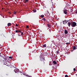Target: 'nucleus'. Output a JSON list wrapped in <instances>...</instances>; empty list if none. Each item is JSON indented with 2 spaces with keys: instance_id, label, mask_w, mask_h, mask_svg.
Here are the masks:
<instances>
[{
  "instance_id": "nucleus-1",
  "label": "nucleus",
  "mask_w": 77,
  "mask_h": 77,
  "mask_svg": "<svg viewBox=\"0 0 77 77\" xmlns=\"http://www.w3.org/2000/svg\"><path fill=\"white\" fill-rule=\"evenodd\" d=\"M76 25H77V23H76L74 22H71V26L72 27H75Z\"/></svg>"
},
{
  "instance_id": "nucleus-2",
  "label": "nucleus",
  "mask_w": 77,
  "mask_h": 77,
  "mask_svg": "<svg viewBox=\"0 0 77 77\" xmlns=\"http://www.w3.org/2000/svg\"><path fill=\"white\" fill-rule=\"evenodd\" d=\"M40 61H41L42 63L43 64V65H44L45 64V60L43 59V58H41L40 59Z\"/></svg>"
},
{
  "instance_id": "nucleus-3",
  "label": "nucleus",
  "mask_w": 77,
  "mask_h": 77,
  "mask_svg": "<svg viewBox=\"0 0 77 77\" xmlns=\"http://www.w3.org/2000/svg\"><path fill=\"white\" fill-rule=\"evenodd\" d=\"M1 57L5 60H7V58H6V56L5 55H2L1 56Z\"/></svg>"
},
{
  "instance_id": "nucleus-4",
  "label": "nucleus",
  "mask_w": 77,
  "mask_h": 77,
  "mask_svg": "<svg viewBox=\"0 0 77 77\" xmlns=\"http://www.w3.org/2000/svg\"><path fill=\"white\" fill-rule=\"evenodd\" d=\"M14 71L15 73H17V72H18V71H19V70L18 69H17L15 70H14Z\"/></svg>"
},
{
  "instance_id": "nucleus-5",
  "label": "nucleus",
  "mask_w": 77,
  "mask_h": 77,
  "mask_svg": "<svg viewBox=\"0 0 77 77\" xmlns=\"http://www.w3.org/2000/svg\"><path fill=\"white\" fill-rule=\"evenodd\" d=\"M21 32V30H17L15 31L16 33H20Z\"/></svg>"
},
{
  "instance_id": "nucleus-6",
  "label": "nucleus",
  "mask_w": 77,
  "mask_h": 77,
  "mask_svg": "<svg viewBox=\"0 0 77 77\" xmlns=\"http://www.w3.org/2000/svg\"><path fill=\"white\" fill-rule=\"evenodd\" d=\"M71 22H69L67 23V24H68V26L69 27H70V26H71Z\"/></svg>"
},
{
  "instance_id": "nucleus-7",
  "label": "nucleus",
  "mask_w": 77,
  "mask_h": 77,
  "mask_svg": "<svg viewBox=\"0 0 77 77\" xmlns=\"http://www.w3.org/2000/svg\"><path fill=\"white\" fill-rule=\"evenodd\" d=\"M63 12L65 14H67V11L66 10H64Z\"/></svg>"
},
{
  "instance_id": "nucleus-8",
  "label": "nucleus",
  "mask_w": 77,
  "mask_h": 77,
  "mask_svg": "<svg viewBox=\"0 0 77 77\" xmlns=\"http://www.w3.org/2000/svg\"><path fill=\"white\" fill-rule=\"evenodd\" d=\"M64 33L65 34H68V31L66 29L64 30Z\"/></svg>"
},
{
  "instance_id": "nucleus-9",
  "label": "nucleus",
  "mask_w": 77,
  "mask_h": 77,
  "mask_svg": "<svg viewBox=\"0 0 77 77\" xmlns=\"http://www.w3.org/2000/svg\"><path fill=\"white\" fill-rule=\"evenodd\" d=\"M29 1V0H24V3H28Z\"/></svg>"
},
{
  "instance_id": "nucleus-10",
  "label": "nucleus",
  "mask_w": 77,
  "mask_h": 77,
  "mask_svg": "<svg viewBox=\"0 0 77 77\" xmlns=\"http://www.w3.org/2000/svg\"><path fill=\"white\" fill-rule=\"evenodd\" d=\"M63 24H66V23H67V22L65 21H63Z\"/></svg>"
},
{
  "instance_id": "nucleus-11",
  "label": "nucleus",
  "mask_w": 77,
  "mask_h": 77,
  "mask_svg": "<svg viewBox=\"0 0 77 77\" xmlns=\"http://www.w3.org/2000/svg\"><path fill=\"white\" fill-rule=\"evenodd\" d=\"M42 47H43L46 48V47H47V45L45 44L44 45H43Z\"/></svg>"
},
{
  "instance_id": "nucleus-12",
  "label": "nucleus",
  "mask_w": 77,
  "mask_h": 77,
  "mask_svg": "<svg viewBox=\"0 0 77 77\" xmlns=\"http://www.w3.org/2000/svg\"><path fill=\"white\" fill-rule=\"evenodd\" d=\"M53 63L54 64H57V63L56 62V61L54 60L53 61Z\"/></svg>"
},
{
  "instance_id": "nucleus-13",
  "label": "nucleus",
  "mask_w": 77,
  "mask_h": 77,
  "mask_svg": "<svg viewBox=\"0 0 77 77\" xmlns=\"http://www.w3.org/2000/svg\"><path fill=\"white\" fill-rule=\"evenodd\" d=\"M51 10H52L53 11V5H52V6H51Z\"/></svg>"
},
{
  "instance_id": "nucleus-14",
  "label": "nucleus",
  "mask_w": 77,
  "mask_h": 77,
  "mask_svg": "<svg viewBox=\"0 0 77 77\" xmlns=\"http://www.w3.org/2000/svg\"><path fill=\"white\" fill-rule=\"evenodd\" d=\"M73 50H75V49H77V48H75V46H74L73 47Z\"/></svg>"
},
{
  "instance_id": "nucleus-15",
  "label": "nucleus",
  "mask_w": 77,
  "mask_h": 77,
  "mask_svg": "<svg viewBox=\"0 0 77 77\" xmlns=\"http://www.w3.org/2000/svg\"><path fill=\"white\" fill-rule=\"evenodd\" d=\"M42 20H43L44 22H45V21H46V19L45 18H43L42 19Z\"/></svg>"
},
{
  "instance_id": "nucleus-16",
  "label": "nucleus",
  "mask_w": 77,
  "mask_h": 77,
  "mask_svg": "<svg viewBox=\"0 0 77 77\" xmlns=\"http://www.w3.org/2000/svg\"><path fill=\"white\" fill-rule=\"evenodd\" d=\"M11 23H8V26H11Z\"/></svg>"
},
{
  "instance_id": "nucleus-17",
  "label": "nucleus",
  "mask_w": 77,
  "mask_h": 77,
  "mask_svg": "<svg viewBox=\"0 0 77 77\" xmlns=\"http://www.w3.org/2000/svg\"><path fill=\"white\" fill-rule=\"evenodd\" d=\"M47 25L48 27L49 28H50V25L49 24H47Z\"/></svg>"
},
{
  "instance_id": "nucleus-18",
  "label": "nucleus",
  "mask_w": 77,
  "mask_h": 77,
  "mask_svg": "<svg viewBox=\"0 0 77 77\" xmlns=\"http://www.w3.org/2000/svg\"><path fill=\"white\" fill-rule=\"evenodd\" d=\"M41 18H44V15H41L40 16Z\"/></svg>"
},
{
  "instance_id": "nucleus-19",
  "label": "nucleus",
  "mask_w": 77,
  "mask_h": 77,
  "mask_svg": "<svg viewBox=\"0 0 77 77\" xmlns=\"http://www.w3.org/2000/svg\"><path fill=\"white\" fill-rule=\"evenodd\" d=\"M57 54H59V51H57L56 52Z\"/></svg>"
},
{
  "instance_id": "nucleus-20",
  "label": "nucleus",
  "mask_w": 77,
  "mask_h": 77,
  "mask_svg": "<svg viewBox=\"0 0 77 77\" xmlns=\"http://www.w3.org/2000/svg\"><path fill=\"white\" fill-rule=\"evenodd\" d=\"M16 13H17V12H16V11H15L14 13H13V14H14V15H16Z\"/></svg>"
},
{
  "instance_id": "nucleus-21",
  "label": "nucleus",
  "mask_w": 77,
  "mask_h": 77,
  "mask_svg": "<svg viewBox=\"0 0 77 77\" xmlns=\"http://www.w3.org/2000/svg\"><path fill=\"white\" fill-rule=\"evenodd\" d=\"M70 12H73V10H72V9H71V10H70Z\"/></svg>"
},
{
  "instance_id": "nucleus-22",
  "label": "nucleus",
  "mask_w": 77,
  "mask_h": 77,
  "mask_svg": "<svg viewBox=\"0 0 77 77\" xmlns=\"http://www.w3.org/2000/svg\"><path fill=\"white\" fill-rule=\"evenodd\" d=\"M20 32L21 33V35H23V33L21 31H20Z\"/></svg>"
},
{
  "instance_id": "nucleus-23",
  "label": "nucleus",
  "mask_w": 77,
  "mask_h": 77,
  "mask_svg": "<svg viewBox=\"0 0 77 77\" xmlns=\"http://www.w3.org/2000/svg\"><path fill=\"white\" fill-rule=\"evenodd\" d=\"M33 11H34V12H36V10H33Z\"/></svg>"
},
{
  "instance_id": "nucleus-24",
  "label": "nucleus",
  "mask_w": 77,
  "mask_h": 77,
  "mask_svg": "<svg viewBox=\"0 0 77 77\" xmlns=\"http://www.w3.org/2000/svg\"><path fill=\"white\" fill-rule=\"evenodd\" d=\"M9 57V59H12V57Z\"/></svg>"
},
{
  "instance_id": "nucleus-25",
  "label": "nucleus",
  "mask_w": 77,
  "mask_h": 77,
  "mask_svg": "<svg viewBox=\"0 0 77 77\" xmlns=\"http://www.w3.org/2000/svg\"><path fill=\"white\" fill-rule=\"evenodd\" d=\"M65 77H68V76L67 75H65Z\"/></svg>"
},
{
  "instance_id": "nucleus-26",
  "label": "nucleus",
  "mask_w": 77,
  "mask_h": 77,
  "mask_svg": "<svg viewBox=\"0 0 77 77\" xmlns=\"http://www.w3.org/2000/svg\"><path fill=\"white\" fill-rule=\"evenodd\" d=\"M18 26H19V25H17V24H16V26L17 27H18Z\"/></svg>"
},
{
  "instance_id": "nucleus-27",
  "label": "nucleus",
  "mask_w": 77,
  "mask_h": 77,
  "mask_svg": "<svg viewBox=\"0 0 77 77\" xmlns=\"http://www.w3.org/2000/svg\"><path fill=\"white\" fill-rule=\"evenodd\" d=\"M53 68H54V69H55V68H56V67H54V66H53Z\"/></svg>"
},
{
  "instance_id": "nucleus-28",
  "label": "nucleus",
  "mask_w": 77,
  "mask_h": 77,
  "mask_svg": "<svg viewBox=\"0 0 77 77\" xmlns=\"http://www.w3.org/2000/svg\"><path fill=\"white\" fill-rule=\"evenodd\" d=\"M26 27L27 28H29V26H26Z\"/></svg>"
},
{
  "instance_id": "nucleus-29",
  "label": "nucleus",
  "mask_w": 77,
  "mask_h": 77,
  "mask_svg": "<svg viewBox=\"0 0 77 77\" xmlns=\"http://www.w3.org/2000/svg\"><path fill=\"white\" fill-rule=\"evenodd\" d=\"M70 44V43H66V44Z\"/></svg>"
},
{
  "instance_id": "nucleus-30",
  "label": "nucleus",
  "mask_w": 77,
  "mask_h": 77,
  "mask_svg": "<svg viewBox=\"0 0 77 77\" xmlns=\"http://www.w3.org/2000/svg\"><path fill=\"white\" fill-rule=\"evenodd\" d=\"M75 47L76 48H77V45H76L75 46Z\"/></svg>"
},
{
  "instance_id": "nucleus-31",
  "label": "nucleus",
  "mask_w": 77,
  "mask_h": 77,
  "mask_svg": "<svg viewBox=\"0 0 77 77\" xmlns=\"http://www.w3.org/2000/svg\"><path fill=\"white\" fill-rule=\"evenodd\" d=\"M49 31L50 32H51V29H49Z\"/></svg>"
},
{
  "instance_id": "nucleus-32",
  "label": "nucleus",
  "mask_w": 77,
  "mask_h": 77,
  "mask_svg": "<svg viewBox=\"0 0 77 77\" xmlns=\"http://www.w3.org/2000/svg\"><path fill=\"white\" fill-rule=\"evenodd\" d=\"M73 70H74V71H75V68H74L73 69Z\"/></svg>"
},
{
  "instance_id": "nucleus-33",
  "label": "nucleus",
  "mask_w": 77,
  "mask_h": 77,
  "mask_svg": "<svg viewBox=\"0 0 77 77\" xmlns=\"http://www.w3.org/2000/svg\"><path fill=\"white\" fill-rule=\"evenodd\" d=\"M48 47H49V46L48 45V46H47V48H48Z\"/></svg>"
},
{
  "instance_id": "nucleus-34",
  "label": "nucleus",
  "mask_w": 77,
  "mask_h": 77,
  "mask_svg": "<svg viewBox=\"0 0 77 77\" xmlns=\"http://www.w3.org/2000/svg\"><path fill=\"white\" fill-rule=\"evenodd\" d=\"M54 44H55V45H57V44H55V43H54Z\"/></svg>"
},
{
  "instance_id": "nucleus-35",
  "label": "nucleus",
  "mask_w": 77,
  "mask_h": 77,
  "mask_svg": "<svg viewBox=\"0 0 77 77\" xmlns=\"http://www.w3.org/2000/svg\"><path fill=\"white\" fill-rule=\"evenodd\" d=\"M2 10H3V8H2Z\"/></svg>"
},
{
  "instance_id": "nucleus-36",
  "label": "nucleus",
  "mask_w": 77,
  "mask_h": 77,
  "mask_svg": "<svg viewBox=\"0 0 77 77\" xmlns=\"http://www.w3.org/2000/svg\"><path fill=\"white\" fill-rule=\"evenodd\" d=\"M10 14H12V13H10Z\"/></svg>"
},
{
  "instance_id": "nucleus-37",
  "label": "nucleus",
  "mask_w": 77,
  "mask_h": 77,
  "mask_svg": "<svg viewBox=\"0 0 77 77\" xmlns=\"http://www.w3.org/2000/svg\"><path fill=\"white\" fill-rule=\"evenodd\" d=\"M9 14H10V12H9Z\"/></svg>"
},
{
  "instance_id": "nucleus-38",
  "label": "nucleus",
  "mask_w": 77,
  "mask_h": 77,
  "mask_svg": "<svg viewBox=\"0 0 77 77\" xmlns=\"http://www.w3.org/2000/svg\"><path fill=\"white\" fill-rule=\"evenodd\" d=\"M60 38H61V37L60 36Z\"/></svg>"
},
{
  "instance_id": "nucleus-39",
  "label": "nucleus",
  "mask_w": 77,
  "mask_h": 77,
  "mask_svg": "<svg viewBox=\"0 0 77 77\" xmlns=\"http://www.w3.org/2000/svg\"><path fill=\"white\" fill-rule=\"evenodd\" d=\"M18 36H20V35H18Z\"/></svg>"
},
{
  "instance_id": "nucleus-40",
  "label": "nucleus",
  "mask_w": 77,
  "mask_h": 77,
  "mask_svg": "<svg viewBox=\"0 0 77 77\" xmlns=\"http://www.w3.org/2000/svg\"><path fill=\"white\" fill-rule=\"evenodd\" d=\"M68 5H67V6H66V7H67V6H68Z\"/></svg>"
},
{
  "instance_id": "nucleus-41",
  "label": "nucleus",
  "mask_w": 77,
  "mask_h": 77,
  "mask_svg": "<svg viewBox=\"0 0 77 77\" xmlns=\"http://www.w3.org/2000/svg\"><path fill=\"white\" fill-rule=\"evenodd\" d=\"M0 54H1V53H0Z\"/></svg>"
}]
</instances>
